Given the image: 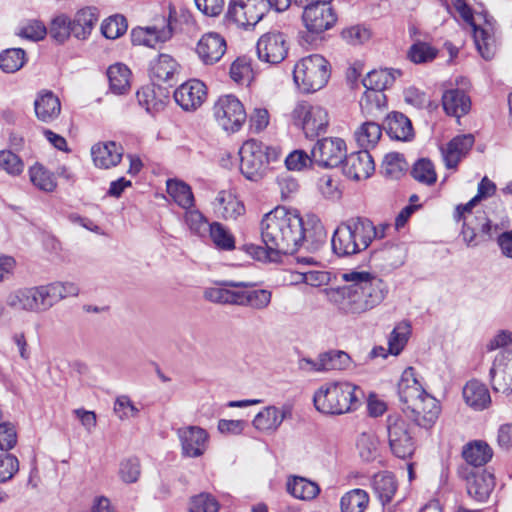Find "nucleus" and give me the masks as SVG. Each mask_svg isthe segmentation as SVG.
Here are the masks:
<instances>
[{
  "label": "nucleus",
  "mask_w": 512,
  "mask_h": 512,
  "mask_svg": "<svg viewBox=\"0 0 512 512\" xmlns=\"http://www.w3.org/2000/svg\"><path fill=\"white\" fill-rule=\"evenodd\" d=\"M272 293L266 289H256L247 291L245 306L252 307L257 310H262L268 307L271 302Z\"/></svg>",
  "instance_id": "obj_62"
},
{
  "label": "nucleus",
  "mask_w": 512,
  "mask_h": 512,
  "mask_svg": "<svg viewBox=\"0 0 512 512\" xmlns=\"http://www.w3.org/2000/svg\"><path fill=\"white\" fill-rule=\"evenodd\" d=\"M321 355L320 369L323 372L330 370H346L351 364L350 356L341 350H330Z\"/></svg>",
  "instance_id": "obj_43"
},
{
  "label": "nucleus",
  "mask_w": 512,
  "mask_h": 512,
  "mask_svg": "<svg viewBox=\"0 0 512 512\" xmlns=\"http://www.w3.org/2000/svg\"><path fill=\"white\" fill-rule=\"evenodd\" d=\"M287 491L297 499L311 500L318 495L320 489L316 483L295 476L288 480Z\"/></svg>",
  "instance_id": "obj_38"
},
{
  "label": "nucleus",
  "mask_w": 512,
  "mask_h": 512,
  "mask_svg": "<svg viewBox=\"0 0 512 512\" xmlns=\"http://www.w3.org/2000/svg\"><path fill=\"white\" fill-rule=\"evenodd\" d=\"M451 1L461 18L472 27L474 42L482 58L485 60L492 59L497 49L493 26L488 22L484 27L476 25L474 23L473 12L465 0Z\"/></svg>",
  "instance_id": "obj_9"
},
{
  "label": "nucleus",
  "mask_w": 512,
  "mask_h": 512,
  "mask_svg": "<svg viewBox=\"0 0 512 512\" xmlns=\"http://www.w3.org/2000/svg\"><path fill=\"white\" fill-rule=\"evenodd\" d=\"M167 193L183 209L188 210L194 205L191 188L182 181L169 179L167 181Z\"/></svg>",
  "instance_id": "obj_40"
},
{
  "label": "nucleus",
  "mask_w": 512,
  "mask_h": 512,
  "mask_svg": "<svg viewBox=\"0 0 512 512\" xmlns=\"http://www.w3.org/2000/svg\"><path fill=\"white\" fill-rule=\"evenodd\" d=\"M382 135V127L376 119H367L356 131L355 139L363 150L374 147Z\"/></svg>",
  "instance_id": "obj_36"
},
{
  "label": "nucleus",
  "mask_w": 512,
  "mask_h": 512,
  "mask_svg": "<svg viewBox=\"0 0 512 512\" xmlns=\"http://www.w3.org/2000/svg\"><path fill=\"white\" fill-rule=\"evenodd\" d=\"M216 211L226 220L236 219L245 211V207L232 193L220 191L215 198Z\"/></svg>",
  "instance_id": "obj_34"
},
{
  "label": "nucleus",
  "mask_w": 512,
  "mask_h": 512,
  "mask_svg": "<svg viewBox=\"0 0 512 512\" xmlns=\"http://www.w3.org/2000/svg\"><path fill=\"white\" fill-rule=\"evenodd\" d=\"M213 114L217 123L227 132L238 131L247 118L243 104L231 94L218 98L213 106Z\"/></svg>",
  "instance_id": "obj_10"
},
{
  "label": "nucleus",
  "mask_w": 512,
  "mask_h": 512,
  "mask_svg": "<svg viewBox=\"0 0 512 512\" xmlns=\"http://www.w3.org/2000/svg\"><path fill=\"white\" fill-rule=\"evenodd\" d=\"M264 247H259L258 258L277 262L282 255L293 254L309 239L303 219L295 210L278 206L266 213L260 224Z\"/></svg>",
  "instance_id": "obj_2"
},
{
  "label": "nucleus",
  "mask_w": 512,
  "mask_h": 512,
  "mask_svg": "<svg viewBox=\"0 0 512 512\" xmlns=\"http://www.w3.org/2000/svg\"><path fill=\"white\" fill-rule=\"evenodd\" d=\"M177 68L176 61L168 54H160L150 64L151 76L158 81H168Z\"/></svg>",
  "instance_id": "obj_41"
},
{
  "label": "nucleus",
  "mask_w": 512,
  "mask_h": 512,
  "mask_svg": "<svg viewBox=\"0 0 512 512\" xmlns=\"http://www.w3.org/2000/svg\"><path fill=\"white\" fill-rule=\"evenodd\" d=\"M412 177L423 184L432 185L437 180L433 163L429 159H419L412 168Z\"/></svg>",
  "instance_id": "obj_49"
},
{
  "label": "nucleus",
  "mask_w": 512,
  "mask_h": 512,
  "mask_svg": "<svg viewBox=\"0 0 512 512\" xmlns=\"http://www.w3.org/2000/svg\"><path fill=\"white\" fill-rule=\"evenodd\" d=\"M141 473L140 462L136 457L123 460L120 463L119 476L125 483H134Z\"/></svg>",
  "instance_id": "obj_58"
},
{
  "label": "nucleus",
  "mask_w": 512,
  "mask_h": 512,
  "mask_svg": "<svg viewBox=\"0 0 512 512\" xmlns=\"http://www.w3.org/2000/svg\"><path fill=\"white\" fill-rule=\"evenodd\" d=\"M360 107L365 117L378 120L385 114L386 95L379 90H366L360 100Z\"/></svg>",
  "instance_id": "obj_30"
},
{
  "label": "nucleus",
  "mask_w": 512,
  "mask_h": 512,
  "mask_svg": "<svg viewBox=\"0 0 512 512\" xmlns=\"http://www.w3.org/2000/svg\"><path fill=\"white\" fill-rule=\"evenodd\" d=\"M137 99L139 104L150 114L158 112L163 107L162 101L156 98L154 90L149 87L138 90Z\"/></svg>",
  "instance_id": "obj_60"
},
{
  "label": "nucleus",
  "mask_w": 512,
  "mask_h": 512,
  "mask_svg": "<svg viewBox=\"0 0 512 512\" xmlns=\"http://www.w3.org/2000/svg\"><path fill=\"white\" fill-rule=\"evenodd\" d=\"M26 62V52L21 48H10L0 53V68L5 73L20 70Z\"/></svg>",
  "instance_id": "obj_45"
},
{
  "label": "nucleus",
  "mask_w": 512,
  "mask_h": 512,
  "mask_svg": "<svg viewBox=\"0 0 512 512\" xmlns=\"http://www.w3.org/2000/svg\"><path fill=\"white\" fill-rule=\"evenodd\" d=\"M419 402L414 404L406 415L418 426L430 428L438 419L440 413L439 403L428 393Z\"/></svg>",
  "instance_id": "obj_22"
},
{
  "label": "nucleus",
  "mask_w": 512,
  "mask_h": 512,
  "mask_svg": "<svg viewBox=\"0 0 512 512\" xmlns=\"http://www.w3.org/2000/svg\"><path fill=\"white\" fill-rule=\"evenodd\" d=\"M34 110L38 120L51 123L59 117L61 103L59 98L51 91L43 92L36 97Z\"/></svg>",
  "instance_id": "obj_27"
},
{
  "label": "nucleus",
  "mask_w": 512,
  "mask_h": 512,
  "mask_svg": "<svg viewBox=\"0 0 512 512\" xmlns=\"http://www.w3.org/2000/svg\"><path fill=\"white\" fill-rule=\"evenodd\" d=\"M312 160L322 168H334L343 162L346 155L345 141L338 137L317 140L312 148Z\"/></svg>",
  "instance_id": "obj_12"
},
{
  "label": "nucleus",
  "mask_w": 512,
  "mask_h": 512,
  "mask_svg": "<svg viewBox=\"0 0 512 512\" xmlns=\"http://www.w3.org/2000/svg\"><path fill=\"white\" fill-rule=\"evenodd\" d=\"M177 436L182 448H204L209 443V433L206 429L189 425L177 430Z\"/></svg>",
  "instance_id": "obj_35"
},
{
  "label": "nucleus",
  "mask_w": 512,
  "mask_h": 512,
  "mask_svg": "<svg viewBox=\"0 0 512 512\" xmlns=\"http://www.w3.org/2000/svg\"><path fill=\"white\" fill-rule=\"evenodd\" d=\"M29 177L32 184L45 192H53L57 187L55 174L36 163L29 169Z\"/></svg>",
  "instance_id": "obj_39"
},
{
  "label": "nucleus",
  "mask_w": 512,
  "mask_h": 512,
  "mask_svg": "<svg viewBox=\"0 0 512 512\" xmlns=\"http://www.w3.org/2000/svg\"><path fill=\"white\" fill-rule=\"evenodd\" d=\"M329 77L328 61L319 54L304 57L294 66L293 80L298 89L306 94L322 89Z\"/></svg>",
  "instance_id": "obj_6"
},
{
  "label": "nucleus",
  "mask_w": 512,
  "mask_h": 512,
  "mask_svg": "<svg viewBox=\"0 0 512 512\" xmlns=\"http://www.w3.org/2000/svg\"><path fill=\"white\" fill-rule=\"evenodd\" d=\"M489 376L494 391L512 392V350H504L497 354Z\"/></svg>",
  "instance_id": "obj_15"
},
{
  "label": "nucleus",
  "mask_w": 512,
  "mask_h": 512,
  "mask_svg": "<svg viewBox=\"0 0 512 512\" xmlns=\"http://www.w3.org/2000/svg\"><path fill=\"white\" fill-rule=\"evenodd\" d=\"M70 18L64 14L56 16L50 24L49 35L58 43H63L70 35Z\"/></svg>",
  "instance_id": "obj_52"
},
{
  "label": "nucleus",
  "mask_w": 512,
  "mask_h": 512,
  "mask_svg": "<svg viewBox=\"0 0 512 512\" xmlns=\"http://www.w3.org/2000/svg\"><path fill=\"white\" fill-rule=\"evenodd\" d=\"M401 71L398 69H380L369 72L362 80L364 87L367 90L384 91L391 87L395 80L401 76Z\"/></svg>",
  "instance_id": "obj_33"
},
{
  "label": "nucleus",
  "mask_w": 512,
  "mask_h": 512,
  "mask_svg": "<svg viewBox=\"0 0 512 512\" xmlns=\"http://www.w3.org/2000/svg\"><path fill=\"white\" fill-rule=\"evenodd\" d=\"M410 335V325L401 323L397 325L390 333L388 338V350L392 355H399L408 342Z\"/></svg>",
  "instance_id": "obj_48"
},
{
  "label": "nucleus",
  "mask_w": 512,
  "mask_h": 512,
  "mask_svg": "<svg viewBox=\"0 0 512 512\" xmlns=\"http://www.w3.org/2000/svg\"><path fill=\"white\" fill-rule=\"evenodd\" d=\"M19 469L18 459L9 453L0 454V481L7 482Z\"/></svg>",
  "instance_id": "obj_63"
},
{
  "label": "nucleus",
  "mask_w": 512,
  "mask_h": 512,
  "mask_svg": "<svg viewBox=\"0 0 512 512\" xmlns=\"http://www.w3.org/2000/svg\"><path fill=\"white\" fill-rule=\"evenodd\" d=\"M291 119L295 126L302 129L306 138H315L327 131L329 125L328 111L308 101H298L292 112Z\"/></svg>",
  "instance_id": "obj_8"
},
{
  "label": "nucleus",
  "mask_w": 512,
  "mask_h": 512,
  "mask_svg": "<svg viewBox=\"0 0 512 512\" xmlns=\"http://www.w3.org/2000/svg\"><path fill=\"white\" fill-rule=\"evenodd\" d=\"M426 391L418 382L413 367H408L402 373L398 383V394L402 402V410L407 414L414 404L420 403V399L426 395Z\"/></svg>",
  "instance_id": "obj_18"
},
{
  "label": "nucleus",
  "mask_w": 512,
  "mask_h": 512,
  "mask_svg": "<svg viewBox=\"0 0 512 512\" xmlns=\"http://www.w3.org/2000/svg\"><path fill=\"white\" fill-rule=\"evenodd\" d=\"M331 2L332 0H322L303 11V23L309 32L319 34L336 23L337 17Z\"/></svg>",
  "instance_id": "obj_13"
},
{
  "label": "nucleus",
  "mask_w": 512,
  "mask_h": 512,
  "mask_svg": "<svg viewBox=\"0 0 512 512\" xmlns=\"http://www.w3.org/2000/svg\"><path fill=\"white\" fill-rule=\"evenodd\" d=\"M363 392L357 385L347 381H333L321 385L314 393L315 408L330 415H340L358 407Z\"/></svg>",
  "instance_id": "obj_3"
},
{
  "label": "nucleus",
  "mask_w": 512,
  "mask_h": 512,
  "mask_svg": "<svg viewBox=\"0 0 512 512\" xmlns=\"http://www.w3.org/2000/svg\"><path fill=\"white\" fill-rule=\"evenodd\" d=\"M371 486L382 505L390 503L397 491L398 483L389 472L377 473L373 476Z\"/></svg>",
  "instance_id": "obj_31"
},
{
  "label": "nucleus",
  "mask_w": 512,
  "mask_h": 512,
  "mask_svg": "<svg viewBox=\"0 0 512 512\" xmlns=\"http://www.w3.org/2000/svg\"><path fill=\"white\" fill-rule=\"evenodd\" d=\"M266 0H240L230 3L226 17L239 27H254L267 13Z\"/></svg>",
  "instance_id": "obj_11"
},
{
  "label": "nucleus",
  "mask_w": 512,
  "mask_h": 512,
  "mask_svg": "<svg viewBox=\"0 0 512 512\" xmlns=\"http://www.w3.org/2000/svg\"><path fill=\"white\" fill-rule=\"evenodd\" d=\"M391 139L397 141H410L414 137V130L410 119L400 112H391L385 118L383 127Z\"/></svg>",
  "instance_id": "obj_25"
},
{
  "label": "nucleus",
  "mask_w": 512,
  "mask_h": 512,
  "mask_svg": "<svg viewBox=\"0 0 512 512\" xmlns=\"http://www.w3.org/2000/svg\"><path fill=\"white\" fill-rule=\"evenodd\" d=\"M474 144L472 134H463L454 137L446 147H441L442 157L446 168L455 169L459 162L468 154Z\"/></svg>",
  "instance_id": "obj_23"
},
{
  "label": "nucleus",
  "mask_w": 512,
  "mask_h": 512,
  "mask_svg": "<svg viewBox=\"0 0 512 512\" xmlns=\"http://www.w3.org/2000/svg\"><path fill=\"white\" fill-rule=\"evenodd\" d=\"M223 285L227 286V304L245 306L248 284L245 282L226 281Z\"/></svg>",
  "instance_id": "obj_55"
},
{
  "label": "nucleus",
  "mask_w": 512,
  "mask_h": 512,
  "mask_svg": "<svg viewBox=\"0 0 512 512\" xmlns=\"http://www.w3.org/2000/svg\"><path fill=\"white\" fill-rule=\"evenodd\" d=\"M239 155L241 173L246 179L257 182L266 175L269 164L279 159L280 149L249 139L242 144Z\"/></svg>",
  "instance_id": "obj_5"
},
{
  "label": "nucleus",
  "mask_w": 512,
  "mask_h": 512,
  "mask_svg": "<svg viewBox=\"0 0 512 512\" xmlns=\"http://www.w3.org/2000/svg\"><path fill=\"white\" fill-rule=\"evenodd\" d=\"M342 163L344 174L353 180L367 179L375 169L372 156L368 150L363 149L345 155Z\"/></svg>",
  "instance_id": "obj_20"
},
{
  "label": "nucleus",
  "mask_w": 512,
  "mask_h": 512,
  "mask_svg": "<svg viewBox=\"0 0 512 512\" xmlns=\"http://www.w3.org/2000/svg\"><path fill=\"white\" fill-rule=\"evenodd\" d=\"M436 56L437 50L424 42L413 44L408 52L409 59L416 64L432 61Z\"/></svg>",
  "instance_id": "obj_54"
},
{
  "label": "nucleus",
  "mask_w": 512,
  "mask_h": 512,
  "mask_svg": "<svg viewBox=\"0 0 512 512\" xmlns=\"http://www.w3.org/2000/svg\"><path fill=\"white\" fill-rule=\"evenodd\" d=\"M462 395L465 403L476 411L486 409L491 403L488 388L477 379H472L464 385Z\"/></svg>",
  "instance_id": "obj_26"
},
{
  "label": "nucleus",
  "mask_w": 512,
  "mask_h": 512,
  "mask_svg": "<svg viewBox=\"0 0 512 512\" xmlns=\"http://www.w3.org/2000/svg\"><path fill=\"white\" fill-rule=\"evenodd\" d=\"M114 412L120 419H128L130 417H135L139 410L135 407L128 396L121 395L115 400Z\"/></svg>",
  "instance_id": "obj_64"
},
{
  "label": "nucleus",
  "mask_w": 512,
  "mask_h": 512,
  "mask_svg": "<svg viewBox=\"0 0 512 512\" xmlns=\"http://www.w3.org/2000/svg\"><path fill=\"white\" fill-rule=\"evenodd\" d=\"M407 162L402 154L393 152L385 156L381 170L386 177L398 179L407 170Z\"/></svg>",
  "instance_id": "obj_47"
},
{
  "label": "nucleus",
  "mask_w": 512,
  "mask_h": 512,
  "mask_svg": "<svg viewBox=\"0 0 512 512\" xmlns=\"http://www.w3.org/2000/svg\"><path fill=\"white\" fill-rule=\"evenodd\" d=\"M207 97L205 84L197 79L189 80L181 84L174 91L176 103L185 111L197 110Z\"/></svg>",
  "instance_id": "obj_17"
},
{
  "label": "nucleus",
  "mask_w": 512,
  "mask_h": 512,
  "mask_svg": "<svg viewBox=\"0 0 512 512\" xmlns=\"http://www.w3.org/2000/svg\"><path fill=\"white\" fill-rule=\"evenodd\" d=\"M442 105L448 115L460 118L470 111L471 100L463 90L455 88L444 92Z\"/></svg>",
  "instance_id": "obj_28"
},
{
  "label": "nucleus",
  "mask_w": 512,
  "mask_h": 512,
  "mask_svg": "<svg viewBox=\"0 0 512 512\" xmlns=\"http://www.w3.org/2000/svg\"><path fill=\"white\" fill-rule=\"evenodd\" d=\"M226 49V40L222 35L216 32H208L199 39L196 53L205 65H213L221 60Z\"/></svg>",
  "instance_id": "obj_19"
},
{
  "label": "nucleus",
  "mask_w": 512,
  "mask_h": 512,
  "mask_svg": "<svg viewBox=\"0 0 512 512\" xmlns=\"http://www.w3.org/2000/svg\"><path fill=\"white\" fill-rule=\"evenodd\" d=\"M369 494L360 488L346 492L340 499L341 512H365L369 505Z\"/></svg>",
  "instance_id": "obj_37"
},
{
  "label": "nucleus",
  "mask_w": 512,
  "mask_h": 512,
  "mask_svg": "<svg viewBox=\"0 0 512 512\" xmlns=\"http://www.w3.org/2000/svg\"><path fill=\"white\" fill-rule=\"evenodd\" d=\"M6 305L11 309L30 312L28 287L11 291L6 297Z\"/></svg>",
  "instance_id": "obj_59"
},
{
  "label": "nucleus",
  "mask_w": 512,
  "mask_h": 512,
  "mask_svg": "<svg viewBox=\"0 0 512 512\" xmlns=\"http://www.w3.org/2000/svg\"><path fill=\"white\" fill-rule=\"evenodd\" d=\"M291 415V408L289 406H267L263 408L254 417L252 424L258 431L273 433L283 423V421Z\"/></svg>",
  "instance_id": "obj_24"
},
{
  "label": "nucleus",
  "mask_w": 512,
  "mask_h": 512,
  "mask_svg": "<svg viewBox=\"0 0 512 512\" xmlns=\"http://www.w3.org/2000/svg\"><path fill=\"white\" fill-rule=\"evenodd\" d=\"M216 248L231 251L235 248V238L232 233L221 223H211L208 234Z\"/></svg>",
  "instance_id": "obj_44"
},
{
  "label": "nucleus",
  "mask_w": 512,
  "mask_h": 512,
  "mask_svg": "<svg viewBox=\"0 0 512 512\" xmlns=\"http://www.w3.org/2000/svg\"><path fill=\"white\" fill-rule=\"evenodd\" d=\"M0 168L5 170L8 174L19 175L24 169V164L15 153L11 151H1Z\"/></svg>",
  "instance_id": "obj_61"
},
{
  "label": "nucleus",
  "mask_w": 512,
  "mask_h": 512,
  "mask_svg": "<svg viewBox=\"0 0 512 512\" xmlns=\"http://www.w3.org/2000/svg\"><path fill=\"white\" fill-rule=\"evenodd\" d=\"M185 222L191 233L198 237H205L208 234L211 224L198 210H187L185 213Z\"/></svg>",
  "instance_id": "obj_50"
},
{
  "label": "nucleus",
  "mask_w": 512,
  "mask_h": 512,
  "mask_svg": "<svg viewBox=\"0 0 512 512\" xmlns=\"http://www.w3.org/2000/svg\"><path fill=\"white\" fill-rule=\"evenodd\" d=\"M110 89L115 94H123L129 87L130 70L123 64L111 65L107 70Z\"/></svg>",
  "instance_id": "obj_42"
},
{
  "label": "nucleus",
  "mask_w": 512,
  "mask_h": 512,
  "mask_svg": "<svg viewBox=\"0 0 512 512\" xmlns=\"http://www.w3.org/2000/svg\"><path fill=\"white\" fill-rule=\"evenodd\" d=\"M97 20L98 17L94 8L87 7L79 10L74 18L70 19L72 35L77 39L87 38L91 34Z\"/></svg>",
  "instance_id": "obj_32"
},
{
  "label": "nucleus",
  "mask_w": 512,
  "mask_h": 512,
  "mask_svg": "<svg viewBox=\"0 0 512 512\" xmlns=\"http://www.w3.org/2000/svg\"><path fill=\"white\" fill-rule=\"evenodd\" d=\"M258 58L269 64H278L287 55V45L284 35L277 31L263 34L256 45Z\"/></svg>",
  "instance_id": "obj_14"
},
{
  "label": "nucleus",
  "mask_w": 512,
  "mask_h": 512,
  "mask_svg": "<svg viewBox=\"0 0 512 512\" xmlns=\"http://www.w3.org/2000/svg\"><path fill=\"white\" fill-rule=\"evenodd\" d=\"M346 285L326 289L328 300L347 316H360L387 297L389 288L384 280L366 270L352 269L341 274Z\"/></svg>",
  "instance_id": "obj_1"
},
{
  "label": "nucleus",
  "mask_w": 512,
  "mask_h": 512,
  "mask_svg": "<svg viewBox=\"0 0 512 512\" xmlns=\"http://www.w3.org/2000/svg\"><path fill=\"white\" fill-rule=\"evenodd\" d=\"M494 487L495 479L491 473H477L467 478V492L476 501H486Z\"/></svg>",
  "instance_id": "obj_29"
},
{
  "label": "nucleus",
  "mask_w": 512,
  "mask_h": 512,
  "mask_svg": "<svg viewBox=\"0 0 512 512\" xmlns=\"http://www.w3.org/2000/svg\"><path fill=\"white\" fill-rule=\"evenodd\" d=\"M319 192L329 200L340 199L342 192L339 188V180L331 175H323L319 178L318 183Z\"/></svg>",
  "instance_id": "obj_57"
},
{
  "label": "nucleus",
  "mask_w": 512,
  "mask_h": 512,
  "mask_svg": "<svg viewBox=\"0 0 512 512\" xmlns=\"http://www.w3.org/2000/svg\"><path fill=\"white\" fill-rule=\"evenodd\" d=\"M315 164L312 154L308 155L304 150H294L285 158V166L289 171H303Z\"/></svg>",
  "instance_id": "obj_53"
},
{
  "label": "nucleus",
  "mask_w": 512,
  "mask_h": 512,
  "mask_svg": "<svg viewBox=\"0 0 512 512\" xmlns=\"http://www.w3.org/2000/svg\"><path fill=\"white\" fill-rule=\"evenodd\" d=\"M219 503L209 493H201L191 499L189 512H218Z\"/></svg>",
  "instance_id": "obj_56"
},
{
  "label": "nucleus",
  "mask_w": 512,
  "mask_h": 512,
  "mask_svg": "<svg viewBox=\"0 0 512 512\" xmlns=\"http://www.w3.org/2000/svg\"><path fill=\"white\" fill-rule=\"evenodd\" d=\"M510 226L508 219L493 223L484 211H477L475 215H468L463 221L461 236L469 248H475L494 238V234Z\"/></svg>",
  "instance_id": "obj_7"
},
{
  "label": "nucleus",
  "mask_w": 512,
  "mask_h": 512,
  "mask_svg": "<svg viewBox=\"0 0 512 512\" xmlns=\"http://www.w3.org/2000/svg\"><path fill=\"white\" fill-rule=\"evenodd\" d=\"M371 229L372 221L366 217H351L341 222L331 238L333 252L347 257L366 250L371 245Z\"/></svg>",
  "instance_id": "obj_4"
},
{
  "label": "nucleus",
  "mask_w": 512,
  "mask_h": 512,
  "mask_svg": "<svg viewBox=\"0 0 512 512\" xmlns=\"http://www.w3.org/2000/svg\"><path fill=\"white\" fill-rule=\"evenodd\" d=\"M390 448H405L411 445L408 425L403 420H397L388 426Z\"/></svg>",
  "instance_id": "obj_46"
},
{
  "label": "nucleus",
  "mask_w": 512,
  "mask_h": 512,
  "mask_svg": "<svg viewBox=\"0 0 512 512\" xmlns=\"http://www.w3.org/2000/svg\"><path fill=\"white\" fill-rule=\"evenodd\" d=\"M172 34L170 22L163 17L160 24L134 28L131 31V40L134 45L155 48L158 44L168 41Z\"/></svg>",
  "instance_id": "obj_16"
},
{
  "label": "nucleus",
  "mask_w": 512,
  "mask_h": 512,
  "mask_svg": "<svg viewBox=\"0 0 512 512\" xmlns=\"http://www.w3.org/2000/svg\"><path fill=\"white\" fill-rule=\"evenodd\" d=\"M127 28L126 18L122 15L110 16L101 25L102 34L108 39H116L122 36Z\"/></svg>",
  "instance_id": "obj_51"
},
{
  "label": "nucleus",
  "mask_w": 512,
  "mask_h": 512,
  "mask_svg": "<svg viewBox=\"0 0 512 512\" xmlns=\"http://www.w3.org/2000/svg\"><path fill=\"white\" fill-rule=\"evenodd\" d=\"M124 149L115 141L98 142L91 147V157L94 165L101 169L117 166L122 160Z\"/></svg>",
  "instance_id": "obj_21"
}]
</instances>
